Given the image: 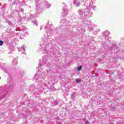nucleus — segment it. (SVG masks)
<instances>
[{
    "mask_svg": "<svg viewBox=\"0 0 124 124\" xmlns=\"http://www.w3.org/2000/svg\"><path fill=\"white\" fill-rule=\"evenodd\" d=\"M63 16H66L68 14V9L66 7H64L63 8V11L62 12Z\"/></svg>",
    "mask_w": 124,
    "mask_h": 124,
    "instance_id": "f03ea898",
    "label": "nucleus"
},
{
    "mask_svg": "<svg viewBox=\"0 0 124 124\" xmlns=\"http://www.w3.org/2000/svg\"><path fill=\"white\" fill-rule=\"evenodd\" d=\"M78 71H80V70H82V66H79L77 68Z\"/></svg>",
    "mask_w": 124,
    "mask_h": 124,
    "instance_id": "423d86ee",
    "label": "nucleus"
},
{
    "mask_svg": "<svg viewBox=\"0 0 124 124\" xmlns=\"http://www.w3.org/2000/svg\"><path fill=\"white\" fill-rule=\"evenodd\" d=\"M13 62H14V64L15 65H16L17 64V63H18V62L17 61V60L16 59H15L14 61H13Z\"/></svg>",
    "mask_w": 124,
    "mask_h": 124,
    "instance_id": "0eeeda50",
    "label": "nucleus"
},
{
    "mask_svg": "<svg viewBox=\"0 0 124 124\" xmlns=\"http://www.w3.org/2000/svg\"><path fill=\"white\" fill-rule=\"evenodd\" d=\"M37 11H38V8H37Z\"/></svg>",
    "mask_w": 124,
    "mask_h": 124,
    "instance_id": "f3484780",
    "label": "nucleus"
},
{
    "mask_svg": "<svg viewBox=\"0 0 124 124\" xmlns=\"http://www.w3.org/2000/svg\"><path fill=\"white\" fill-rule=\"evenodd\" d=\"M36 76H37V74H35V77H36Z\"/></svg>",
    "mask_w": 124,
    "mask_h": 124,
    "instance_id": "dca6fc26",
    "label": "nucleus"
},
{
    "mask_svg": "<svg viewBox=\"0 0 124 124\" xmlns=\"http://www.w3.org/2000/svg\"><path fill=\"white\" fill-rule=\"evenodd\" d=\"M104 35L106 36L107 37H108L109 36V34H110V32L108 31H106L104 32Z\"/></svg>",
    "mask_w": 124,
    "mask_h": 124,
    "instance_id": "7ed1b4c3",
    "label": "nucleus"
},
{
    "mask_svg": "<svg viewBox=\"0 0 124 124\" xmlns=\"http://www.w3.org/2000/svg\"><path fill=\"white\" fill-rule=\"evenodd\" d=\"M41 29H42L41 27H40V30H41Z\"/></svg>",
    "mask_w": 124,
    "mask_h": 124,
    "instance_id": "a211bd4d",
    "label": "nucleus"
},
{
    "mask_svg": "<svg viewBox=\"0 0 124 124\" xmlns=\"http://www.w3.org/2000/svg\"><path fill=\"white\" fill-rule=\"evenodd\" d=\"M63 22H64V20H61V23H63Z\"/></svg>",
    "mask_w": 124,
    "mask_h": 124,
    "instance_id": "ddd939ff",
    "label": "nucleus"
},
{
    "mask_svg": "<svg viewBox=\"0 0 124 124\" xmlns=\"http://www.w3.org/2000/svg\"><path fill=\"white\" fill-rule=\"evenodd\" d=\"M50 6H51V5L50 4H48V6H46V7H47V8H49V7H50Z\"/></svg>",
    "mask_w": 124,
    "mask_h": 124,
    "instance_id": "f8f14e48",
    "label": "nucleus"
},
{
    "mask_svg": "<svg viewBox=\"0 0 124 124\" xmlns=\"http://www.w3.org/2000/svg\"><path fill=\"white\" fill-rule=\"evenodd\" d=\"M2 45H3V41H0V46H2Z\"/></svg>",
    "mask_w": 124,
    "mask_h": 124,
    "instance_id": "1a4fd4ad",
    "label": "nucleus"
},
{
    "mask_svg": "<svg viewBox=\"0 0 124 124\" xmlns=\"http://www.w3.org/2000/svg\"><path fill=\"white\" fill-rule=\"evenodd\" d=\"M80 79H76V83H80Z\"/></svg>",
    "mask_w": 124,
    "mask_h": 124,
    "instance_id": "9b49d317",
    "label": "nucleus"
},
{
    "mask_svg": "<svg viewBox=\"0 0 124 124\" xmlns=\"http://www.w3.org/2000/svg\"><path fill=\"white\" fill-rule=\"evenodd\" d=\"M78 12L80 15L85 14L86 16H90V12H89V9H88L79 10Z\"/></svg>",
    "mask_w": 124,
    "mask_h": 124,
    "instance_id": "f257e3e1",
    "label": "nucleus"
},
{
    "mask_svg": "<svg viewBox=\"0 0 124 124\" xmlns=\"http://www.w3.org/2000/svg\"><path fill=\"white\" fill-rule=\"evenodd\" d=\"M38 65H39V66H41V65L40 63H39Z\"/></svg>",
    "mask_w": 124,
    "mask_h": 124,
    "instance_id": "2eb2a0df",
    "label": "nucleus"
},
{
    "mask_svg": "<svg viewBox=\"0 0 124 124\" xmlns=\"http://www.w3.org/2000/svg\"><path fill=\"white\" fill-rule=\"evenodd\" d=\"M8 25H9L10 26H12V22L11 21H8Z\"/></svg>",
    "mask_w": 124,
    "mask_h": 124,
    "instance_id": "9d476101",
    "label": "nucleus"
},
{
    "mask_svg": "<svg viewBox=\"0 0 124 124\" xmlns=\"http://www.w3.org/2000/svg\"><path fill=\"white\" fill-rule=\"evenodd\" d=\"M32 22H33L34 25H37V21H36V20H34Z\"/></svg>",
    "mask_w": 124,
    "mask_h": 124,
    "instance_id": "6e6552de",
    "label": "nucleus"
},
{
    "mask_svg": "<svg viewBox=\"0 0 124 124\" xmlns=\"http://www.w3.org/2000/svg\"><path fill=\"white\" fill-rule=\"evenodd\" d=\"M1 90H2V88L0 87V91H1Z\"/></svg>",
    "mask_w": 124,
    "mask_h": 124,
    "instance_id": "4468645a",
    "label": "nucleus"
},
{
    "mask_svg": "<svg viewBox=\"0 0 124 124\" xmlns=\"http://www.w3.org/2000/svg\"><path fill=\"white\" fill-rule=\"evenodd\" d=\"M21 52L23 53V54L26 52V50H25V46H23L21 47Z\"/></svg>",
    "mask_w": 124,
    "mask_h": 124,
    "instance_id": "39448f33",
    "label": "nucleus"
},
{
    "mask_svg": "<svg viewBox=\"0 0 124 124\" xmlns=\"http://www.w3.org/2000/svg\"><path fill=\"white\" fill-rule=\"evenodd\" d=\"M74 4L75 6H80V5L81 4V3L80 2H76L74 1Z\"/></svg>",
    "mask_w": 124,
    "mask_h": 124,
    "instance_id": "20e7f679",
    "label": "nucleus"
}]
</instances>
